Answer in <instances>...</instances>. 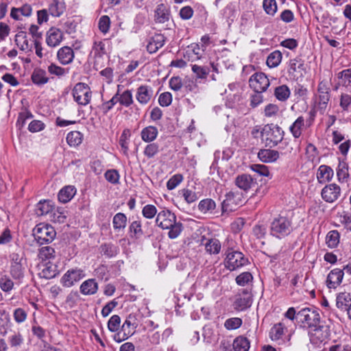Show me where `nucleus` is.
Instances as JSON below:
<instances>
[{
  "label": "nucleus",
  "mask_w": 351,
  "mask_h": 351,
  "mask_svg": "<svg viewBox=\"0 0 351 351\" xmlns=\"http://www.w3.org/2000/svg\"><path fill=\"white\" fill-rule=\"evenodd\" d=\"M232 346L235 351H248L250 343L247 337L239 336L234 339Z\"/></svg>",
  "instance_id": "obj_36"
},
{
  "label": "nucleus",
  "mask_w": 351,
  "mask_h": 351,
  "mask_svg": "<svg viewBox=\"0 0 351 351\" xmlns=\"http://www.w3.org/2000/svg\"><path fill=\"white\" fill-rule=\"evenodd\" d=\"M234 184L240 189L247 191L254 186L256 182L250 175L243 173L237 176Z\"/></svg>",
  "instance_id": "obj_18"
},
{
  "label": "nucleus",
  "mask_w": 351,
  "mask_h": 351,
  "mask_svg": "<svg viewBox=\"0 0 351 351\" xmlns=\"http://www.w3.org/2000/svg\"><path fill=\"white\" fill-rule=\"evenodd\" d=\"M216 208L214 200L210 198L202 199L198 204V209L204 214H212Z\"/></svg>",
  "instance_id": "obj_31"
},
{
  "label": "nucleus",
  "mask_w": 351,
  "mask_h": 351,
  "mask_svg": "<svg viewBox=\"0 0 351 351\" xmlns=\"http://www.w3.org/2000/svg\"><path fill=\"white\" fill-rule=\"evenodd\" d=\"M285 326L282 323L275 324L270 330L269 337L272 341L282 340L284 335Z\"/></svg>",
  "instance_id": "obj_44"
},
{
  "label": "nucleus",
  "mask_w": 351,
  "mask_h": 351,
  "mask_svg": "<svg viewBox=\"0 0 351 351\" xmlns=\"http://www.w3.org/2000/svg\"><path fill=\"white\" fill-rule=\"evenodd\" d=\"M26 265H10V274L17 283L20 284L24 278Z\"/></svg>",
  "instance_id": "obj_32"
},
{
  "label": "nucleus",
  "mask_w": 351,
  "mask_h": 351,
  "mask_svg": "<svg viewBox=\"0 0 351 351\" xmlns=\"http://www.w3.org/2000/svg\"><path fill=\"white\" fill-rule=\"evenodd\" d=\"M288 73L294 77H302L306 73L304 60L300 57L291 59L289 62Z\"/></svg>",
  "instance_id": "obj_14"
},
{
  "label": "nucleus",
  "mask_w": 351,
  "mask_h": 351,
  "mask_svg": "<svg viewBox=\"0 0 351 351\" xmlns=\"http://www.w3.org/2000/svg\"><path fill=\"white\" fill-rule=\"evenodd\" d=\"M158 130L156 127L149 125L144 128L141 132V137L144 142L152 143L158 136Z\"/></svg>",
  "instance_id": "obj_27"
},
{
  "label": "nucleus",
  "mask_w": 351,
  "mask_h": 351,
  "mask_svg": "<svg viewBox=\"0 0 351 351\" xmlns=\"http://www.w3.org/2000/svg\"><path fill=\"white\" fill-rule=\"evenodd\" d=\"M282 55L278 50L271 52L267 58V65L269 68H275L278 66L282 61Z\"/></svg>",
  "instance_id": "obj_41"
},
{
  "label": "nucleus",
  "mask_w": 351,
  "mask_h": 351,
  "mask_svg": "<svg viewBox=\"0 0 351 351\" xmlns=\"http://www.w3.org/2000/svg\"><path fill=\"white\" fill-rule=\"evenodd\" d=\"M336 171L339 181L344 182L347 180L349 177L348 164L345 160H339Z\"/></svg>",
  "instance_id": "obj_35"
},
{
  "label": "nucleus",
  "mask_w": 351,
  "mask_h": 351,
  "mask_svg": "<svg viewBox=\"0 0 351 351\" xmlns=\"http://www.w3.org/2000/svg\"><path fill=\"white\" fill-rule=\"evenodd\" d=\"M98 290V283L93 278L84 281L80 287V293L84 295H94Z\"/></svg>",
  "instance_id": "obj_23"
},
{
  "label": "nucleus",
  "mask_w": 351,
  "mask_h": 351,
  "mask_svg": "<svg viewBox=\"0 0 351 351\" xmlns=\"http://www.w3.org/2000/svg\"><path fill=\"white\" fill-rule=\"evenodd\" d=\"M55 209L54 205L50 200L40 201L36 205V212L38 216L51 214Z\"/></svg>",
  "instance_id": "obj_28"
},
{
  "label": "nucleus",
  "mask_w": 351,
  "mask_h": 351,
  "mask_svg": "<svg viewBox=\"0 0 351 351\" xmlns=\"http://www.w3.org/2000/svg\"><path fill=\"white\" fill-rule=\"evenodd\" d=\"M310 341L312 344L319 346L323 342H325L330 336V329L326 325H321L313 327L308 330Z\"/></svg>",
  "instance_id": "obj_8"
},
{
  "label": "nucleus",
  "mask_w": 351,
  "mask_h": 351,
  "mask_svg": "<svg viewBox=\"0 0 351 351\" xmlns=\"http://www.w3.org/2000/svg\"><path fill=\"white\" fill-rule=\"evenodd\" d=\"M76 190L73 186H66L58 193V199L62 203L69 202L75 195Z\"/></svg>",
  "instance_id": "obj_29"
},
{
  "label": "nucleus",
  "mask_w": 351,
  "mask_h": 351,
  "mask_svg": "<svg viewBox=\"0 0 351 351\" xmlns=\"http://www.w3.org/2000/svg\"><path fill=\"white\" fill-rule=\"evenodd\" d=\"M85 277L84 271L80 268H73L67 271L61 278V284L65 287H71Z\"/></svg>",
  "instance_id": "obj_11"
},
{
  "label": "nucleus",
  "mask_w": 351,
  "mask_h": 351,
  "mask_svg": "<svg viewBox=\"0 0 351 351\" xmlns=\"http://www.w3.org/2000/svg\"><path fill=\"white\" fill-rule=\"evenodd\" d=\"M58 274L57 266L50 263L44 265L43 269L40 272L39 275L41 278L45 279H51Z\"/></svg>",
  "instance_id": "obj_34"
},
{
  "label": "nucleus",
  "mask_w": 351,
  "mask_h": 351,
  "mask_svg": "<svg viewBox=\"0 0 351 351\" xmlns=\"http://www.w3.org/2000/svg\"><path fill=\"white\" fill-rule=\"evenodd\" d=\"M38 257L43 261L54 259L56 251L51 246H45L39 249Z\"/></svg>",
  "instance_id": "obj_45"
},
{
  "label": "nucleus",
  "mask_w": 351,
  "mask_h": 351,
  "mask_svg": "<svg viewBox=\"0 0 351 351\" xmlns=\"http://www.w3.org/2000/svg\"><path fill=\"white\" fill-rule=\"evenodd\" d=\"M252 302L251 294L244 291L242 295H237L234 306V308L238 311H243L249 308Z\"/></svg>",
  "instance_id": "obj_19"
},
{
  "label": "nucleus",
  "mask_w": 351,
  "mask_h": 351,
  "mask_svg": "<svg viewBox=\"0 0 351 351\" xmlns=\"http://www.w3.org/2000/svg\"><path fill=\"white\" fill-rule=\"evenodd\" d=\"M351 304V295L349 293H340L337 296L336 305L341 310H347Z\"/></svg>",
  "instance_id": "obj_33"
},
{
  "label": "nucleus",
  "mask_w": 351,
  "mask_h": 351,
  "mask_svg": "<svg viewBox=\"0 0 351 351\" xmlns=\"http://www.w3.org/2000/svg\"><path fill=\"white\" fill-rule=\"evenodd\" d=\"M192 71L198 79H206L210 72L208 67L202 66L197 64H193L192 66Z\"/></svg>",
  "instance_id": "obj_53"
},
{
  "label": "nucleus",
  "mask_w": 351,
  "mask_h": 351,
  "mask_svg": "<svg viewBox=\"0 0 351 351\" xmlns=\"http://www.w3.org/2000/svg\"><path fill=\"white\" fill-rule=\"evenodd\" d=\"M243 321L239 317H232L226 320L224 326L227 330H235L241 327Z\"/></svg>",
  "instance_id": "obj_60"
},
{
  "label": "nucleus",
  "mask_w": 351,
  "mask_h": 351,
  "mask_svg": "<svg viewBox=\"0 0 351 351\" xmlns=\"http://www.w3.org/2000/svg\"><path fill=\"white\" fill-rule=\"evenodd\" d=\"M330 80H322L317 86L318 101L317 110L324 114L330 99Z\"/></svg>",
  "instance_id": "obj_6"
},
{
  "label": "nucleus",
  "mask_w": 351,
  "mask_h": 351,
  "mask_svg": "<svg viewBox=\"0 0 351 351\" xmlns=\"http://www.w3.org/2000/svg\"><path fill=\"white\" fill-rule=\"evenodd\" d=\"M205 250L210 255H217L219 254L221 245L220 241L215 238L205 239V243H203Z\"/></svg>",
  "instance_id": "obj_25"
},
{
  "label": "nucleus",
  "mask_w": 351,
  "mask_h": 351,
  "mask_svg": "<svg viewBox=\"0 0 351 351\" xmlns=\"http://www.w3.org/2000/svg\"><path fill=\"white\" fill-rule=\"evenodd\" d=\"M101 253L108 257H113L117 254V247L111 243H105L100 246Z\"/></svg>",
  "instance_id": "obj_52"
},
{
  "label": "nucleus",
  "mask_w": 351,
  "mask_h": 351,
  "mask_svg": "<svg viewBox=\"0 0 351 351\" xmlns=\"http://www.w3.org/2000/svg\"><path fill=\"white\" fill-rule=\"evenodd\" d=\"M62 39L63 34L58 28L53 27L47 32L46 43L51 47L59 45Z\"/></svg>",
  "instance_id": "obj_16"
},
{
  "label": "nucleus",
  "mask_w": 351,
  "mask_h": 351,
  "mask_svg": "<svg viewBox=\"0 0 351 351\" xmlns=\"http://www.w3.org/2000/svg\"><path fill=\"white\" fill-rule=\"evenodd\" d=\"M121 318L117 315H112L108 322V328L111 332H117L120 328Z\"/></svg>",
  "instance_id": "obj_63"
},
{
  "label": "nucleus",
  "mask_w": 351,
  "mask_h": 351,
  "mask_svg": "<svg viewBox=\"0 0 351 351\" xmlns=\"http://www.w3.org/2000/svg\"><path fill=\"white\" fill-rule=\"evenodd\" d=\"M8 342L12 348H19L24 343V338L19 332H14L8 337Z\"/></svg>",
  "instance_id": "obj_51"
},
{
  "label": "nucleus",
  "mask_w": 351,
  "mask_h": 351,
  "mask_svg": "<svg viewBox=\"0 0 351 351\" xmlns=\"http://www.w3.org/2000/svg\"><path fill=\"white\" fill-rule=\"evenodd\" d=\"M15 43L21 50H30V46L29 45L26 32L21 31L17 33L15 36Z\"/></svg>",
  "instance_id": "obj_38"
},
{
  "label": "nucleus",
  "mask_w": 351,
  "mask_h": 351,
  "mask_svg": "<svg viewBox=\"0 0 351 351\" xmlns=\"http://www.w3.org/2000/svg\"><path fill=\"white\" fill-rule=\"evenodd\" d=\"M179 193L182 194L184 200L188 204H191L198 199L197 193L195 191L190 190L189 189H183L180 190Z\"/></svg>",
  "instance_id": "obj_58"
},
{
  "label": "nucleus",
  "mask_w": 351,
  "mask_h": 351,
  "mask_svg": "<svg viewBox=\"0 0 351 351\" xmlns=\"http://www.w3.org/2000/svg\"><path fill=\"white\" fill-rule=\"evenodd\" d=\"M293 231V223L291 217L279 215L275 217L270 225V233L273 237L282 239Z\"/></svg>",
  "instance_id": "obj_2"
},
{
  "label": "nucleus",
  "mask_w": 351,
  "mask_h": 351,
  "mask_svg": "<svg viewBox=\"0 0 351 351\" xmlns=\"http://www.w3.org/2000/svg\"><path fill=\"white\" fill-rule=\"evenodd\" d=\"M127 217L124 213H117L112 219L113 228L115 230H123L126 227Z\"/></svg>",
  "instance_id": "obj_42"
},
{
  "label": "nucleus",
  "mask_w": 351,
  "mask_h": 351,
  "mask_svg": "<svg viewBox=\"0 0 351 351\" xmlns=\"http://www.w3.org/2000/svg\"><path fill=\"white\" fill-rule=\"evenodd\" d=\"M66 10L64 0H52L49 3L48 11L54 17L60 16Z\"/></svg>",
  "instance_id": "obj_24"
},
{
  "label": "nucleus",
  "mask_w": 351,
  "mask_h": 351,
  "mask_svg": "<svg viewBox=\"0 0 351 351\" xmlns=\"http://www.w3.org/2000/svg\"><path fill=\"white\" fill-rule=\"evenodd\" d=\"M83 134L79 131H72L66 136V142L71 147H77L82 142Z\"/></svg>",
  "instance_id": "obj_39"
},
{
  "label": "nucleus",
  "mask_w": 351,
  "mask_h": 351,
  "mask_svg": "<svg viewBox=\"0 0 351 351\" xmlns=\"http://www.w3.org/2000/svg\"><path fill=\"white\" fill-rule=\"evenodd\" d=\"M156 224L163 230H169L168 236L171 239L177 238L182 230V223L178 222L176 215L166 208L157 214Z\"/></svg>",
  "instance_id": "obj_1"
},
{
  "label": "nucleus",
  "mask_w": 351,
  "mask_h": 351,
  "mask_svg": "<svg viewBox=\"0 0 351 351\" xmlns=\"http://www.w3.org/2000/svg\"><path fill=\"white\" fill-rule=\"evenodd\" d=\"M153 88L147 85H141L136 89V99L142 105L147 104L153 96Z\"/></svg>",
  "instance_id": "obj_15"
},
{
  "label": "nucleus",
  "mask_w": 351,
  "mask_h": 351,
  "mask_svg": "<svg viewBox=\"0 0 351 351\" xmlns=\"http://www.w3.org/2000/svg\"><path fill=\"white\" fill-rule=\"evenodd\" d=\"M57 57L62 64L66 65L72 62L74 58V52L71 47L65 46L58 51Z\"/></svg>",
  "instance_id": "obj_20"
},
{
  "label": "nucleus",
  "mask_w": 351,
  "mask_h": 351,
  "mask_svg": "<svg viewBox=\"0 0 351 351\" xmlns=\"http://www.w3.org/2000/svg\"><path fill=\"white\" fill-rule=\"evenodd\" d=\"M47 71L49 74L60 78L67 75L69 73V69L61 67L54 63H51L48 66Z\"/></svg>",
  "instance_id": "obj_43"
},
{
  "label": "nucleus",
  "mask_w": 351,
  "mask_h": 351,
  "mask_svg": "<svg viewBox=\"0 0 351 351\" xmlns=\"http://www.w3.org/2000/svg\"><path fill=\"white\" fill-rule=\"evenodd\" d=\"M74 100L80 105H87L91 98V91L88 86L84 83H77L73 89Z\"/></svg>",
  "instance_id": "obj_9"
},
{
  "label": "nucleus",
  "mask_w": 351,
  "mask_h": 351,
  "mask_svg": "<svg viewBox=\"0 0 351 351\" xmlns=\"http://www.w3.org/2000/svg\"><path fill=\"white\" fill-rule=\"evenodd\" d=\"M337 76L339 80V85L348 86L351 84V69L343 70Z\"/></svg>",
  "instance_id": "obj_49"
},
{
  "label": "nucleus",
  "mask_w": 351,
  "mask_h": 351,
  "mask_svg": "<svg viewBox=\"0 0 351 351\" xmlns=\"http://www.w3.org/2000/svg\"><path fill=\"white\" fill-rule=\"evenodd\" d=\"M291 95V90L289 88L285 85H280L275 88L274 96L280 101H287Z\"/></svg>",
  "instance_id": "obj_37"
},
{
  "label": "nucleus",
  "mask_w": 351,
  "mask_h": 351,
  "mask_svg": "<svg viewBox=\"0 0 351 351\" xmlns=\"http://www.w3.org/2000/svg\"><path fill=\"white\" fill-rule=\"evenodd\" d=\"M159 152V145L155 143H149L144 149L143 154L148 158L154 157Z\"/></svg>",
  "instance_id": "obj_55"
},
{
  "label": "nucleus",
  "mask_w": 351,
  "mask_h": 351,
  "mask_svg": "<svg viewBox=\"0 0 351 351\" xmlns=\"http://www.w3.org/2000/svg\"><path fill=\"white\" fill-rule=\"evenodd\" d=\"M297 321L301 327L308 330L317 326L320 324L319 311L314 306L302 308L298 311Z\"/></svg>",
  "instance_id": "obj_4"
},
{
  "label": "nucleus",
  "mask_w": 351,
  "mask_h": 351,
  "mask_svg": "<svg viewBox=\"0 0 351 351\" xmlns=\"http://www.w3.org/2000/svg\"><path fill=\"white\" fill-rule=\"evenodd\" d=\"M248 259L239 251L228 249L226 252L225 265L230 271L235 270L247 264Z\"/></svg>",
  "instance_id": "obj_7"
},
{
  "label": "nucleus",
  "mask_w": 351,
  "mask_h": 351,
  "mask_svg": "<svg viewBox=\"0 0 351 351\" xmlns=\"http://www.w3.org/2000/svg\"><path fill=\"white\" fill-rule=\"evenodd\" d=\"M326 242L327 245L330 248L337 247L339 243V234L338 231H330L326 235Z\"/></svg>",
  "instance_id": "obj_48"
},
{
  "label": "nucleus",
  "mask_w": 351,
  "mask_h": 351,
  "mask_svg": "<svg viewBox=\"0 0 351 351\" xmlns=\"http://www.w3.org/2000/svg\"><path fill=\"white\" fill-rule=\"evenodd\" d=\"M13 280L7 275L0 278V289L5 293H10L14 289Z\"/></svg>",
  "instance_id": "obj_47"
},
{
  "label": "nucleus",
  "mask_w": 351,
  "mask_h": 351,
  "mask_svg": "<svg viewBox=\"0 0 351 351\" xmlns=\"http://www.w3.org/2000/svg\"><path fill=\"white\" fill-rule=\"evenodd\" d=\"M31 79L34 84L39 86L47 84L50 80L47 76V71L40 68L35 69L33 71Z\"/></svg>",
  "instance_id": "obj_21"
},
{
  "label": "nucleus",
  "mask_w": 351,
  "mask_h": 351,
  "mask_svg": "<svg viewBox=\"0 0 351 351\" xmlns=\"http://www.w3.org/2000/svg\"><path fill=\"white\" fill-rule=\"evenodd\" d=\"M284 133L283 130L278 125L267 124L261 130V141L267 147H275L283 139Z\"/></svg>",
  "instance_id": "obj_3"
},
{
  "label": "nucleus",
  "mask_w": 351,
  "mask_h": 351,
  "mask_svg": "<svg viewBox=\"0 0 351 351\" xmlns=\"http://www.w3.org/2000/svg\"><path fill=\"white\" fill-rule=\"evenodd\" d=\"M304 127V119L302 116H300L290 125L289 131L295 138H298L302 135V129Z\"/></svg>",
  "instance_id": "obj_30"
},
{
  "label": "nucleus",
  "mask_w": 351,
  "mask_h": 351,
  "mask_svg": "<svg viewBox=\"0 0 351 351\" xmlns=\"http://www.w3.org/2000/svg\"><path fill=\"white\" fill-rule=\"evenodd\" d=\"M119 86H118V89L119 90ZM119 104L121 106L125 107H129L133 104V96L132 90H125L122 93H120L119 90Z\"/></svg>",
  "instance_id": "obj_40"
},
{
  "label": "nucleus",
  "mask_w": 351,
  "mask_h": 351,
  "mask_svg": "<svg viewBox=\"0 0 351 351\" xmlns=\"http://www.w3.org/2000/svg\"><path fill=\"white\" fill-rule=\"evenodd\" d=\"M321 195L324 201L328 203H332L339 197L341 189L339 186L336 184H329L323 188Z\"/></svg>",
  "instance_id": "obj_13"
},
{
  "label": "nucleus",
  "mask_w": 351,
  "mask_h": 351,
  "mask_svg": "<svg viewBox=\"0 0 351 351\" xmlns=\"http://www.w3.org/2000/svg\"><path fill=\"white\" fill-rule=\"evenodd\" d=\"M253 280V276L251 273L248 271H245L239 274L235 279L236 282L239 286H245L249 282H252Z\"/></svg>",
  "instance_id": "obj_57"
},
{
  "label": "nucleus",
  "mask_w": 351,
  "mask_h": 351,
  "mask_svg": "<svg viewBox=\"0 0 351 351\" xmlns=\"http://www.w3.org/2000/svg\"><path fill=\"white\" fill-rule=\"evenodd\" d=\"M263 7L265 12L274 16L277 11V3L276 0H264Z\"/></svg>",
  "instance_id": "obj_56"
},
{
  "label": "nucleus",
  "mask_w": 351,
  "mask_h": 351,
  "mask_svg": "<svg viewBox=\"0 0 351 351\" xmlns=\"http://www.w3.org/2000/svg\"><path fill=\"white\" fill-rule=\"evenodd\" d=\"M171 18L170 8L165 3H159L154 10V21L156 23L164 24Z\"/></svg>",
  "instance_id": "obj_12"
},
{
  "label": "nucleus",
  "mask_w": 351,
  "mask_h": 351,
  "mask_svg": "<svg viewBox=\"0 0 351 351\" xmlns=\"http://www.w3.org/2000/svg\"><path fill=\"white\" fill-rule=\"evenodd\" d=\"M258 157L263 162H273L279 158V153L274 149H261L258 153Z\"/></svg>",
  "instance_id": "obj_26"
},
{
  "label": "nucleus",
  "mask_w": 351,
  "mask_h": 351,
  "mask_svg": "<svg viewBox=\"0 0 351 351\" xmlns=\"http://www.w3.org/2000/svg\"><path fill=\"white\" fill-rule=\"evenodd\" d=\"M343 275V269L335 268L331 270L327 276V287L330 289L337 288L342 282Z\"/></svg>",
  "instance_id": "obj_17"
},
{
  "label": "nucleus",
  "mask_w": 351,
  "mask_h": 351,
  "mask_svg": "<svg viewBox=\"0 0 351 351\" xmlns=\"http://www.w3.org/2000/svg\"><path fill=\"white\" fill-rule=\"evenodd\" d=\"M249 84L251 88L256 93H263L269 86L270 82L267 75L263 73H255L250 80Z\"/></svg>",
  "instance_id": "obj_10"
},
{
  "label": "nucleus",
  "mask_w": 351,
  "mask_h": 351,
  "mask_svg": "<svg viewBox=\"0 0 351 351\" xmlns=\"http://www.w3.org/2000/svg\"><path fill=\"white\" fill-rule=\"evenodd\" d=\"M351 104V95L347 93H342L340 97V107L344 110L348 111Z\"/></svg>",
  "instance_id": "obj_64"
},
{
  "label": "nucleus",
  "mask_w": 351,
  "mask_h": 351,
  "mask_svg": "<svg viewBox=\"0 0 351 351\" xmlns=\"http://www.w3.org/2000/svg\"><path fill=\"white\" fill-rule=\"evenodd\" d=\"M33 236L39 245L51 243L56 238L54 228L47 223H39L33 230Z\"/></svg>",
  "instance_id": "obj_5"
},
{
  "label": "nucleus",
  "mask_w": 351,
  "mask_h": 351,
  "mask_svg": "<svg viewBox=\"0 0 351 351\" xmlns=\"http://www.w3.org/2000/svg\"><path fill=\"white\" fill-rule=\"evenodd\" d=\"M333 169L327 165L319 166L317 173V178L319 183H326L330 181L333 177Z\"/></svg>",
  "instance_id": "obj_22"
},
{
  "label": "nucleus",
  "mask_w": 351,
  "mask_h": 351,
  "mask_svg": "<svg viewBox=\"0 0 351 351\" xmlns=\"http://www.w3.org/2000/svg\"><path fill=\"white\" fill-rule=\"evenodd\" d=\"M129 232L132 237L139 238L143 234L141 221L138 219L133 221L129 226Z\"/></svg>",
  "instance_id": "obj_46"
},
{
  "label": "nucleus",
  "mask_w": 351,
  "mask_h": 351,
  "mask_svg": "<svg viewBox=\"0 0 351 351\" xmlns=\"http://www.w3.org/2000/svg\"><path fill=\"white\" fill-rule=\"evenodd\" d=\"M280 109L278 105L269 104L265 107L264 116L267 118H275L278 115Z\"/></svg>",
  "instance_id": "obj_54"
},
{
  "label": "nucleus",
  "mask_w": 351,
  "mask_h": 351,
  "mask_svg": "<svg viewBox=\"0 0 351 351\" xmlns=\"http://www.w3.org/2000/svg\"><path fill=\"white\" fill-rule=\"evenodd\" d=\"M235 193L234 192H229L226 195V199L221 204L222 212H228L232 210L234 208L232 205L234 202Z\"/></svg>",
  "instance_id": "obj_50"
},
{
  "label": "nucleus",
  "mask_w": 351,
  "mask_h": 351,
  "mask_svg": "<svg viewBox=\"0 0 351 351\" xmlns=\"http://www.w3.org/2000/svg\"><path fill=\"white\" fill-rule=\"evenodd\" d=\"M183 180L182 174L177 173L173 176L167 182V188L173 190L176 188Z\"/></svg>",
  "instance_id": "obj_62"
},
{
  "label": "nucleus",
  "mask_w": 351,
  "mask_h": 351,
  "mask_svg": "<svg viewBox=\"0 0 351 351\" xmlns=\"http://www.w3.org/2000/svg\"><path fill=\"white\" fill-rule=\"evenodd\" d=\"M156 214L157 208L154 205L147 204L142 209V215L146 219H152Z\"/></svg>",
  "instance_id": "obj_61"
},
{
  "label": "nucleus",
  "mask_w": 351,
  "mask_h": 351,
  "mask_svg": "<svg viewBox=\"0 0 351 351\" xmlns=\"http://www.w3.org/2000/svg\"><path fill=\"white\" fill-rule=\"evenodd\" d=\"M136 327L135 324L132 322L131 317L130 316L125 320L121 326V330L123 332L130 337L134 333Z\"/></svg>",
  "instance_id": "obj_59"
}]
</instances>
